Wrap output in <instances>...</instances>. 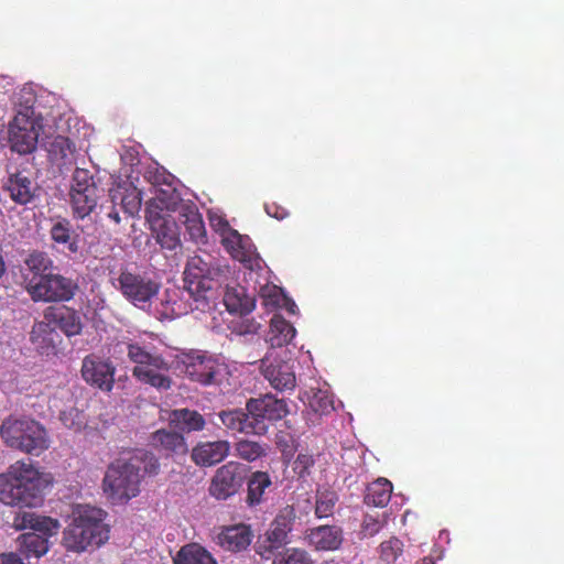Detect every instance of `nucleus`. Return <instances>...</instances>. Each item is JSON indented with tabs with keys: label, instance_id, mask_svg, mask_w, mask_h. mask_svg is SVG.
Instances as JSON below:
<instances>
[{
	"label": "nucleus",
	"instance_id": "f257e3e1",
	"mask_svg": "<svg viewBox=\"0 0 564 564\" xmlns=\"http://www.w3.org/2000/svg\"><path fill=\"white\" fill-rule=\"evenodd\" d=\"M52 484L51 474L41 471L32 462L17 460L0 474V501L12 507H37Z\"/></svg>",
	"mask_w": 564,
	"mask_h": 564
},
{
	"label": "nucleus",
	"instance_id": "f03ea898",
	"mask_svg": "<svg viewBox=\"0 0 564 564\" xmlns=\"http://www.w3.org/2000/svg\"><path fill=\"white\" fill-rule=\"evenodd\" d=\"M105 511L88 505H78L72 521L63 532V545L67 551L80 553L88 547H99L109 539Z\"/></svg>",
	"mask_w": 564,
	"mask_h": 564
},
{
	"label": "nucleus",
	"instance_id": "7ed1b4c3",
	"mask_svg": "<svg viewBox=\"0 0 564 564\" xmlns=\"http://www.w3.org/2000/svg\"><path fill=\"white\" fill-rule=\"evenodd\" d=\"M127 356L134 365L132 376L142 384L150 386L159 391L171 389L173 380L170 376L169 361L155 348L129 343Z\"/></svg>",
	"mask_w": 564,
	"mask_h": 564
},
{
	"label": "nucleus",
	"instance_id": "20e7f679",
	"mask_svg": "<svg viewBox=\"0 0 564 564\" xmlns=\"http://www.w3.org/2000/svg\"><path fill=\"white\" fill-rule=\"evenodd\" d=\"M227 272V267H212L197 256L188 260L184 271L182 299L193 301L189 304L191 311H203L208 306L207 293L214 289L216 284H221L223 278L226 276Z\"/></svg>",
	"mask_w": 564,
	"mask_h": 564
},
{
	"label": "nucleus",
	"instance_id": "39448f33",
	"mask_svg": "<svg viewBox=\"0 0 564 564\" xmlns=\"http://www.w3.org/2000/svg\"><path fill=\"white\" fill-rule=\"evenodd\" d=\"M0 436L7 446L33 456H40L50 447L46 429L32 419H6Z\"/></svg>",
	"mask_w": 564,
	"mask_h": 564
},
{
	"label": "nucleus",
	"instance_id": "423d86ee",
	"mask_svg": "<svg viewBox=\"0 0 564 564\" xmlns=\"http://www.w3.org/2000/svg\"><path fill=\"white\" fill-rule=\"evenodd\" d=\"M141 477L139 459H118L106 471L104 490L112 500L127 501L138 496Z\"/></svg>",
	"mask_w": 564,
	"mask_h": 564
},
{
	"label": "nucleus",
	"instance_id": "0eeeda50",
	"mask_svg": "<svg viewBox=\"0 0 564 564\" xmlns=\"http://www.w3.org/2000/svg\"><path fill=\"white\" fill-rule=\"evenodd\" d=\"M112 285L135 307L144 310L160 291V283L145 273L122 268Z\"/></svg>",
	"mask_w": 564,
	"mask_h": 564
},
{
	"label": "nucleus",
	"instance_id": "6e6552de",
	"mask_svg": "<svg viewBox=\"0 0 564 564\" xmlns=\"http://www.w3.org/2000/svg\"><path fill=\"white\" fill-rule=\"evenodd\" d=\"M59 329L67 337L76 336L82 333V318L77 311L65 305L48 306L43 312V321L34 323L31 330V340L37 341Z\"/></svg>",
	"mask_w": 564,
	"mask_h": 564
},
{
	"label": "nucleus",
	"instance_id": "1a4fd4ad",
	"mask_svg": "<svg viewBox=\"0 0 564 564\" xmlns=\"http://www.w3.org/2000/svg\"><path fill=\"white\" fill-rule=\"evenodd\" d=\"M99 200L98 186L89 170L77 167L72 177L69 206L75 219L88 217Z\"/></svg>",
	"mask_w": 564,
	"mask_h": 564
},
{
	"label": "nucleus",
	"instance_id": "9d476101",
	"mask_svg": "<svg viewBox=\"0 0 564 564\" xmlns=\"http://www.w3.org/2000/svg\"><path fill=\"white\" fill-rule=\"evenodd\" d=\"M25 288L34 301L67 302L75 296L78 284L62 274L48 273L40 279L32 278Z\"/></svg>",
	"mask_w": 564,
	"mask_h": 564
},
{
	"label": "nucleus",
	"instance_id": "9b49d317",
	"mask_svg": "<svg viewBox=\"0 0 564 564\" xmlns=\"http://www.w3.org/2000/svg\"><path fill=\"white\" fill-rule=\"evenodd\" d=\"M246 410L249 412L256 435H264L269 423L283 419L289 410L283 399H276L272 394L260 398H251L247 401Z\"/></svg>",
	"mask_w": 564,
	"mask_h": 564
},
{
	"label": "nucleus",
	"instance_id": "f8f14e48",
	"mask_svg": "<svg viewBox=\"0 0 564 564\" xmlns=\"http://www.w3.org/2000/svg\"><path fill=\"white\" fill-rule=\"evenodd\" d=\"M181 362L186 377L203 386L213 384L220 369L218 359L202 350H189L182 354Z\"/></svg>",
	"mask_w": 564,
	"mask_h": 564
},
{
	"label": "nucleus",
	"instance_id": "ddd939ff",
	"mask_svg": "<svg viewBox=\"0 0 564 564\" xmlns=\"http://www.w3.org/2000/svg\"><path fill=\"white\" fill-rule=\"evenodd\" d=\"M243 471V466L232 460L217 468L210 480L209 495L217 500L235 496L245 482Z\"/></svg>",
	"mask_w": 564,
	"mask_h": 564
},
{
	"label": "nucleus",
	"instance_id": "4468645a",
	"mask_svg": "<svg viewBox=\"0 0 564 564\" xmlns=\"http://www.w3.org/2000/svg\"><path fill=\"white\" fill-rule=\"evenodd\" d=\"M39 124L34 119L19 113L9 128L11 150L19 154L32 153L37 145Z\"/></svg>",
	"mask_w": 564,
	"mask_h": 564
},
{
	"label": "nucleus",
	"instance_id": "2eb2a0df",
	"mask_svg": "<svg viewBox=\"0 0 564 564\" xmlns=\"http://www.w3.org/2000/svg\"><path fill=\"white\" fill-rule=\"evenodd\" d=\"M82 377L90 386L102 391H110L115 384L116 368L108 359L88 355L82 364Z\"/></svg>",
	"mask_w": 564,
	"mask_h": 564
},
{
	"label": "nucleus",
	"instance_id": "dca6fc26",
	"mask_svg": "<svg viewBox=\"0 0 564 564\" xmlns=\"http://www.w3.org/2000/svg\"><path fill=\"white\" fill-rule=\"evenodd\" d=\"M261 371L276 391L284 392L295 388L296 378L293 367L273 354L267 355L261 360Z\"/></svg>",
	"mask_w": 564,
	"mask_h": 564
},
{
	"label": "nucleus",
	"instance_id": "f3484780",
	"mask_svg": "<svg viewBox=\"0 0 564 564\" xmlns=\"http://www.w3.org/2000/svg\"><path fill=\"white\" fill-rule=\"evenodd\" d=\"M230 448L227 440L198 442L191 451V459L196 466L212 467L225 460Z\"/></svg>",
	"mask_w": 564,
	"mask_h": 564
},
{
	"label": "nucleus",
	"instance_id": "a211bd4d",
	"mask_svg": "<svg viewBox=\"0 0 564 564\" xmlns=\"http://www.w3.org/2000/svg\"><path fill=\"white\" fill-rule=\"evenodd\" d=\"M150 445L164 457L185 456L188 445L183 433L160 429L150 436Z\"/></svg>",
	"mask_w": 564,
	"mask_h": 564
},
{
	"label": "nucleus",
	"instance_id": "6ab92c4d",
	"mask_svg": "<svg viewBox=\"0 0 564 564\" xmlns=\"http://www.w3.org/2000/svg\"><path fill=\"white\" fill-rule=\"evenodd\" d=\"M12 527L18 531L30 529L32 530L31 533H39L50 539L57 534L59 522L56 519L32 511H19L13 517Z\"/></svg>",
	"mask_w": 564,
	"mask_h": 564
},
{
	"label": "nucleus",
	"instance_id": "aec40b11",
	"mask_svg": "<svg viewBox=\"0 0 564 564\" xmlns=\"http://www.w3.org/2000/svg\"><path fill=\"white\" fill-rule=\"evenodd\" d=\"M44 147L48 160L59 171L69 169L75 163L76 145L69 138L61 134L47 137Z\"/></svg>",
	"mask_w": 564,
	"mask_h": 564
},
{
	"label": "nucleus",
	"instance_id": "412c9836",
	"mask_svg": "<svg viewBox=\"0 0 564 564\" xmlns=\"http://www.w3.org/2000/svg\"><path fill=\"white\" fill-rule=\"evenodd\" d=\"M306 540L317 551H336L344 542V532L338 525H318L307 531Z\"/></svg>",
	"mask_w": 564,
	"mask_h": 564
},
{
	"label": "nucleus",
	"instance_id": "4be33fe9",
	"mask_svg": "<svg viewBox=\"0 0 564 564\" xmlns=\"http://www.w3.org/2000/svg\"><path fill=\"white\" fill-rule=\"evenodd\" d=\"M295 518L296 513L293 506H285L279 511L265 533L267 541H271L273 547H282L289 543V533L293 529Z\"/></svg>",
	"mask_w": 564,
	"mask_h": 564
},
{
	"label": "nucleus",
	"instance_id": "5701e85b",
	"mask_svg": "<svg viewBox=\"0 0 564 564\" xmlns=\"http://www.w3.org/2000/svg\"><path fill=\"white\" fill-rule=\"evenodd\" d=\"M253 533L249 525L235 524L225 527L217 536V543L226 551L241 552L251 544Z\"/></svg>",
	"mask_w": 564,
	"mask_h": 564
},
{
	"label": "nucleus",
	"instance_id": "b1692460",
	"mask_svg": "<svg viewBox=\"0 0 564 564\" xmlns=\"http://www.w3.org/2000/svg\"><path fill=\"white\" fill-rule=\"evenodd\" d=\"M3 188L14 203L25 205L34 198L37 185L25 172L19 171L8 177Z\"/></svg>",
	"mask_w": 564,
	"mask_h": 564
},
{
	"label": "nucleus",
	"instance_id": "393cba45",
	"mask_svg": "<svg viewBox=\"0 0 564 564\" xmlns=\"http://www.w3.org/2000/svg\"><path fill=\"white\" fill-rule=\"evenodd\" d=\"M170 425L180 430L181 433L202 432L206 426L203 414L188 408L174 409L169 415Z\"/></svg>",
	"mask_w": 564,
	"mask_h": 564
},
{
	"label": "nucleus",
	"instance_id": "a878e982",
	"mask_svg": "<svg viewBox=\"0 0 564 564\" xmlns=\"http://www.w3.org/2000/svg\"><path fill=\"white\" fill-rule=\"evenodd\" d=\"M218 417L225 429L232 434H254L250 414L247 410L229 409L218 412Z\"/></svg>",
	"mask_w": 564,
	"mask_h": 564
},
{
	"label": "nucleus",
	"instance_id": "bb28decb",
	"mask_svg": "<svg viewBox=\"0 0 564 564\" xmlns=\"http://www.w3.org/2000/svg\"><path fill=\"white\" fill-rule=\"evenodd\" d=\"M247 486L246 502L250 507L258 506L265 500L267 490L272 487L271 476L267 471H253Z\"/></svg>",
	"mask_w": 564,
	"mask_h": 564
},
{
	"label": "nucleus",
	"instance_id": "cd10ccee",
	"mask_svg": "<svg viewBox=\"0 0 564 564\" xmlns=\"http://www.w3.org/2000/svg\"><path fill=\"white\" fill-rule=\"evenodd\" d=\"M294 326L282 315L274 314L270 322L268 341L272 347H283L288 345L295 336Z\"/></svg>",
	"mask_w": 564,
	"mask_h": 564
},
{
	"label": "nucleus",
	"instance_id": "c85d7f7f",
	"mask_svg": "<svg viewBox=\"0 0 564 564\" xmlns=\"http://www.w3.org/2000/svg\"><path fill=\"white\" fill-rule=\"evenodd\" d=\"M393 486L387 478H378L370 482L365 491L364 502L370 507H386L392 495Z\"/></svg>",
	"mask_w": 564,
	"mask_h": 564
},
{
	"label": "nucleus",
	"instance_id": "c756f323",
	"mask_svg": "<svg viewBox=\"0 0 564 564\" xmlns=\"http://www.w3.org/2000/svg\"><path fill=\"white\" fill-rule=\"evenodd\" d=\"M224 304L228 312L247 314L253 308V301L246 293L245 288L227 286L224 294Z\"/></svg>",
	"mask_w": 564,
	"mask_h": 564
},
{
	"label": "nucleus",
	"instance_id": "7c9ffc66",
	"mask_svg": "<svg viewBox=\"0 0 564 564\" xmlns=\"http://www.w3.org/2000/svg\"><path fill=\"white\" fill-rule=\"evenodd\" d=\"M183 224L189 238L195 242L206 241V229L202 215L195 206H185L181 213Z\"/></svg>",
	"mask_w": 564,
	"mask_h": 564
},
{
	"label": "nucleus",
	"instance_id": "2f4dec72",
	"mask_svg": "<svg viewBox=\"0 0 564 564\" xmlns=\"http://www.w3.org/2000/svg\"><path fill=\"white\" fill-rule=\"evenodd\" d=\"M174 564H217V561L202 545L189 543L177 552Z\"/></svg>",
	"mask_w": 564,
	"mask_h": 564
},
{
	"label": "nucleus",
	"instance_id": "473e14b6",
	"mask_svg": "<svg viewBox=\"0 0 564 564\" xmlns=\"http://www.w3.org/2000/svg\"><path fill=\"white\" fill-rule=\"evenodd\" d=\"M109 196L113 205L120 202L122 209L133 216L141 209V194L137 188H123L117 186L109 191Z\"/></svg>",
	"mask_w": 564,
	"mask_h": 564
},
{
	"label": "nucleus",
	"instance_id": "72a5a7b5",
	"mask_svg": "<svg viewBox=\"0 0 564 564\" xmlns=\"http://www.w3.org/2000/svg\"><path fill=\"white\" fill-rule=\"evenodd\" d=\"M72 225L68 219L57 220L50 230L51 239L58 245H65L70 253H77L79 245L77 237L72 236Z\"/></svg>",
	"mask_w": 564,
	"mask_h": 564
},
{
	"label": "nucleus",
	"instance_id": "f704fd0d",
	"mask_svg": "<svg viewBox=\"0 0 564 564\" xmlns=\"http://www.w3.org/2000/svg\"><path fill=\"white\" fill-rule=\"evenodd\" d=\"M20 551L26 558L41 557L48 551V538L39 533H23L19 538Z\"/></svg>",
	"mask_w": 564,
	"mask_h": 564
},
{
	"label": "nucleus",
	"instance_id": "c9c22d12",
	"mask_svg": "<svg viewBox=\"0 0 564 564\" xmlns=\"http://www.w3.org/2000/svg\"><path fill=\"white\" fill-rule=\"evenodd\" d=\"M153 229L156 231V241L162 248L173 250L177 247L180 240L174 224H169L159 217L153 223Z\"/></svg>",
	"mask_w": 564,
	"mask_h": 564
},
{
	"label": "nucleus",
	"instance_id": "e433bc0d",
	"mask_svg": "<svg viewBox=\"0 0 564 564\" xmlns=\"http://www.w3.org/2000/svg\"><path fill=\"white\" fill-rule=\"evenodd\" d=\"M236 456L246 462H254L267 454L264 444L250 440H240L235 443Z\"/></svg>",
	"mask_w": 564,
	"mask_h": 564
},
{
	"label": "nucleus",
	"instance_id": "4c0bfd02",
	"mask_svg": "<svg viewBox=\"0 0 564 564\" xmlns=\"http://www.w3.org/2000/svg\"><path fill=\"white\" fill-rule=\"evenodd\" d=\"M25 265L34 274L33 278L40 279L48 274L53 261L45 252L34 251L25 259Z\"/></svg>",
	"mask_w": 564,
	"mask_h": 564
},
{
	"label": "nucleus",
	"instance_id": "58836bf2",
	"mask_svg": "<svg viewBox=\"0 0 564 564\" xmlns=\"http://www.w3.org/2000/svg\"><path fill=\"white\" fill-rule=\"evenodd\" d=\"M403 542L397 536L383 541L379 545L380 560L386 564H395L403 553Z\"/></svg>",
	"mask_w": 564,
	"mask_h": 564
},
{
	"label": "nucleus",
	"instance_id": "ea45409f",
	"mask_svg": "<svg viewBox=\"0 0 564 564\" xmlns=\"http://www.w3.org/2000/svg\"><path fill=\"white\" fill-rule=\"evenodd\" d=\"M310 408L319 415H327L335 410L333 397L327 390H317L310 398Z\"/></svg>",
	"mask_w": 564,
	"mask_h": 564
},
{
	"label": "nucleus",
	"instance_id": "a19ab883",
	"mask_svg": "<svg viewBox=\"0 0 564 564\" xmlns=\"http://www.w3.org/2000/svg\"><path fill=\"white\" fill-rule=\"evenodd\" d=\"M338 496L335 491L325 490L316 497L315 514L317 518H327L333 514Z\"/></svg>",
	"mask_w": 564,
	"mask_h": 564
},
{
	"label": "nucleus",
	"instance_id": "79ce46f5",
	"mask_svg": "<svg viewBox=\"0 0 564 564\" xmlns=\"http://www.w3.org/2000/svg\"><path fill=\"white\" fill-rule=\"evenodd\" d=\"M272 564H313V560L305 550L293 547L275 556Z\"/></svg>",
	"mask_w": 564,
	"mask_h": 564
},
{
	"label": "nucleus",
	"instance_id": "37998d69",
	"mask_svg": "<svg viewBox=\"0 0 564 564\" xmlns=\"http://www.w3.org/2000/svg\"><path fill=\"white\" fill-rule=\"evenodd\" d=\"M63 425L75 432L82 431L86 426V419L83 411L77 408H69L59 414Z\"/></svg>",
	"mask_w": 564,
	"mask_h": 564
},
{
	"label": "nucleus",
	"instance_id": "c03bdc74",
	"mask_svg": "<svg viewBox=\"0 0 564 564\" xmlns=\"http://www.w3.org/2000/svg\"><path fill=\"white\" fill-rule=\"evenodd\" d=\"M386 524L387 521L384 518L375 517L372 514H365L360 523V539L373 538L383 529Z\"/></svg>",
	"mask_w": 564,
	"mask_h": 564
},
{
	"label": "nucleus",
	"instance_id": "a18cd8bd",
	"mask_svg": "<svg viewBox=\"0 0 564 564\" xmlns=\"http://www.w3.org/2000/svg\"><path fill=\"white\" fill-rule=\"evenodd\" d=\"M265 304H272L276 307L284 308L291 314H295L297 310L295 302L276 286L273 288L272 293L268 294V302Z\"/></svg>",
	"mask_w": 564,
	"mask_h": 564
},
{
	"label": "nucleus",
	"instance_id": "49530a36",
	"mask_svg": "<svg viewBox=\"0 0 564 564\" xmlns=\"http://www.w3.org/2000/svg\"><path fill=\"white\" fill-rule=\"evenodd\" d=\"M131 458L139 459L141 470L144 474L155 475L160 469L159 459L152 453L140 451Z\"/></svg>",
	"mask_w": 564,
	"mask_h": 564
},
{
	"label": "nucleus",
	"instance_id": "de8ad7c7",
	"mask_svg": "<svg viewBox=\"0 0 564 564\" xmlns=\"http://www.w3.org/2000/svg\"><path fill=\"white\" fill-rule=\"evenodd\" d=\"M315 460L310 454L300 453L293 462V470L303 478L310 474L311 468L314 466Z\"/></svg>",
	"mask_w": 564,
	"mask_h": 564
},
{
	"label": "nucleus",
	"instance_id": "09e8293b",
	"mask_svg": "<svg viewBox=\"0 0 564 564\" xmlns=\"http://www.w3.org/2000/svg\"><path fill=\"white\" fill-rule=\"evenodd\" d=\"M264 209L270 217L278 220H283L289 216L288 209L275 202L265 203Z\"/></svg>",
	"mask_w": 564,
	"mask_h": 564
},
{
	"label": "nucleus",
	"instance_id": "8fccbe9b",
	"mask_svg": "<svg viewBox=\"0 0 564 564\" xmlns=\"http://www.w3.org/2000/svg\"><path fill=\"white\" fill-rule=\"evenodd\" d=\"M280 547H273V543L271 541L264 540L263 543H259L256 545V552L259 554L262 558H270L276 550Z\"/></svg>",
	"mask_w": 564,
	"mask_h": 564
},
{
	"label": "nucleus",
	"instance_id": "3c124183",
	"mask_svg": "<svg viewBox=\"0 0 564 564\" xmlns=\"http://www.w3.org/2000/svg\"><path fill=\"white\" fill-rule=\"evenodd\" d=\"M149 181H151L155 185H171L172 175L166 173L165 171L160 172L159 170H156L154 173H149Z\"/></svg>",
	"mask_w": 564,
	"mask_h": 564
},
{
	"label": "nucleus",
	"instance_id": "603ef678",
	"mask_svg": "<svg viewBox=\"0 0 564 564\" xmlns=\"http://www.w3.org/2000/svg\"><path fill=\"white\" fill-rule=\"evenodd\" d=\"M0 564H24L23 561L14 553L1 554Z\"/></svg>",
	"mask_w": 564,
	"mask_h": 564
},
{
	"label": "nucleus",
	"instance_id": "864d4df0",
	"mask_svg": "<svg viewBox=\"0 0 564 564\" xmlns=\"http://www.w3.org/2000/svg\"><path fill=\"white\" fill-rule=\"evenodd\" d=\"M108 217L113 220L115 224H119L120 223V215L118 213V210L116 209H112L111 212L108 213Z\"/></svg>",
	"mask_w": 564,
	"mask_h": 564
},
{
	"label": "nucleus",
	"instance_id": "5fc2aeb1",
	"mask_svg": "<svg viewBox=\"0 0 564 564\" xmlns=\"http://www.w3.org/2000/svg\"><path fill=\"white\" fill-rule=\"evenodd\" d=\"M4 272H6V262H4L2 254L0 253V278L4 274Z\"/></svg>",
	"mask_w": 564,
	"mask_h": 564
},
{
	"label": "nucleus",
	"instance_id": "6e6d98bb",
	"mask_svg": "<svg viewBox=\"0 0 564 564\" xmlns=\"http://www.w3.org/2000/svg\"><path fill=\"white\" fill-rule=\"evenodd\" d=\"M417 564H435L432 557H424Z\"/></svg>",
	"mask_w": 564,
	"mask_h": 564
},
{
	"label": "nucleus",
	"instance_id": "4d7b16f0",
	"mask_svg": "<svg viewBox=\"0 0 564 564\" xmlns=\"http://www.w3.org/2000/svg\"><path fill=\"white\" fill-rule=\"evenodd\" d=\"M149 214H152V210H149ZM160 216L156 214V216H152L150 215L149 219L152 221V224L154 223L155 219H158Z\"/></svg>",
	"mask_w": 564,
	"mask_h": 564
}]
</instances>
